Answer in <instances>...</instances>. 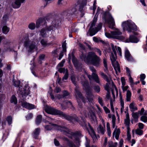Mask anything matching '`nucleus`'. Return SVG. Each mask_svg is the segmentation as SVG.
I'll use <instances>...</instances> for the list:
<instances>
[{
	"mask_svg": "<svg viewBox=\"0 0 147 147\" xmlns=\"http://www.w3.org/2000/svg\"><path fill=\"white\" fill-rule=\"evenodd\" d=\"M26 0H16L12 3V7L15 9L19 8L21 5V4L24 3Z\"/></svg>",
	"mask_w": 147,
	"mask_h": 147,
	"instance_id": "nucleus-13",
	"label": "nucleus"
},
{
	"mask_svg": "<svg viewBox=\"0 0 147 147\" xmlns=\"http://www.w3.org/2000/svg\"><path fill=\"white\" fill-rule=\"evenodd\" d=\"M75 91L76 92V95L77 98H80L82 100L83 102H85L84 100V98L82 97V95L80 92L79 91L78 88H77V87H76V88H75Z\"/></svg>",
	"mask_w": 147,
	"mask_h": 147,
	"instance_id": "nucleus-20",
	"label": "nucleus"
},
{
	"mask_svg": "<svg viewBox=\"0 0 147 147\" xmlns=\"http://www.w3.org/2000/svg\"><path fill=\"white\" fill-rule=\"evenodd\" d=\"M42 119V116L41 115L37 116L36 120V123L37 124H39L41 122Z\"/></svg>",
	"mask_w": 147,
	"mask_h": 147,
	"instance_id": "nucleus-36",
	"label": "nucleus"
},
{
	"mask_svg": "<svg viewBox=\"0 0 147 147\" xmlns=\"http://www.w3.org/2000/svg\"><path fill=\"white\" fill-rule=\"evenodd\" d=\"M103 63L104 67L105 68V71L108 70V67L107 64V59L105 58H104L103 60Z\"/></svg>",
	"mask_w": 147,
	"mask_h": 147,
	"instance_id": "nucleus-38",
	"label": "nucleus"
},
{
	"mask_svg": "<svg viewBox=\"0 0 147 147\" xmlns=\"http://www.w3.org/2000/svg\"><path fill=\"white\" fill-rule=\"evenodd\" d=\"M40 129L39 128L35 129L33 133V136L34 138H36L39 134Z\"/></svg>",
	"mask_w": 147,
	"mask_h": 147,
	"instance_id": "nucleus-29",
	"label": "nucleus"
},
{
	"mask_svg": "<svg viewBox=\"0 0 147 147\" xmlns=\"http://www.w3.org/2000/svg\"><path fill=\"white\" fill-rule=\"evenodd\" d=\"M135 133L138 135L141 136L143 134V131L142 130L137 128L135 130Z\"/></svg>",
	"mask_w": 147,
	"mask_h": 147,
	"instance_id": "nucleus-33",
	"label": "nucleus"
},
{
	"mask_svg": "<svg viewBox=\"0 0 147 147\" xmlns=\"http://www.w3.org/2000/svg\"><path fill=\"white\" fill-rule=\"evenodd\" d=\"M71 80L73 83L75 85H76V82L75 81V77L73 75L71 76Z\"/></svg>",
	"mask_w": 147,
	"mask_h": 147,
	"instance_id": "nucleus-51",
	"label": "nucleus"
},
{
	"mask_svg": "<svg viewBox=\"0 0 147 147\" xmlns=\"http://www.w3.org/2000/svg\"><path fill=\"white\" fill-rule=\"evenodd\" d=\"M42 45L44 47H48L52 44L51 42H47V41L44 39H42L40 41Z\"/></svg>",
	"mask_w": 147,
	"mask_h": 147,
	"instance_id": "nucleus-21",
	"label": "nucleus"
},
{
	"mask_svg": "<svg viewBox=\"0 0 147 147\" xmlns=\"http://www.w3.org/2000/svg\"><path fill=\"white\" fill-rule=\"evenodd\" d=\"M111 45L112 49L113 50V52L114 53L117 54L116 52V50L117 49L116 47V46H114V45L112 43L111 44Z\"/></svg>",
	"mask_w": 147,
	"mask_h": 147,
	"instance_id": "nucleus-48",
	"label": "nucleus"
},
{
	"mask_svg": "<svg viewBox=\"0 0 147 147\" xmlns=\"http://www.w3.org/2000/svg\"><path fill=\"white\" fill-rule=\"evenodd\" d=\"M32 117V114L31 113L28 114L26 117V119L27 120H29L31 119Z\"/></svg>",
	"mask_w": 147,
	"mask_h": 147,
	"instance_id": "nucleus-62",
	"label": "nucleus"
},
{
	"mask_svg": "<svg viewBox=\"0 0 147 147\" xmlns=\"http://www.w3.org/2000/svg\"><path fill=\"white\" fill-rule=\"evenodd\" d=\"M126 119H125V123L127 126H129L130 123L129 115L128 113L126 115Z\"/></svg>",
	"mask_w": 147,
	"mask_h": 147,
	"instance_id": "nucleus-30",
	"label": "nucleus"
},
{
	"mask_svg": "<svg viewBox=\"0 0 147 147\" xmlns=\"http://www.w3.org/2000/svg\"><path fill=\"white\" fill-rule=\"evenodd\" d=\"M11 103H14L15 104H17V100L15 95H13L12 96L11 99Z\"/></svg>",
	"mask_w": 147,
	"mask_h": 147,
	"instance_id": "nucleus-34",
	"label": "nucleus"
},
{
	"mask_svg": "<svg viewBox=\"0 0 147 147\" xmlns=\"http://www.w3.org/2000/svg\"><path fill=\"white\" fill-rule=\"evenodd\" d=\"M125 56L126 59L128 61H133L134 59L131 55L129 51L126 49L125 52Z\"/></svg>",
	"mask_w": 147,
	"mask_h": 147,
	"instance_id": "nucleus-15",
	"label": "nucleus"
},
{
	"mask_svg": "<svg viewBox=\"0 0 147 147\" xmlns=\"http://www.w3.org/2000/svg\"><path fill=\"white\" fill-rule=\"evenodd\" d=\"M80 6V5L79 4L73 5L71 9L70 10H67L64 12L63 15L67 16H69L70 14L74 13L78 9Z\"/></svg>",
	"mask_w": 147,
	"mask_h": 147,
	"instance_id": "nucleus-7",
	"label": "nucleus"
},
{
	"mask_svg": "<svg viewBox=\"0 0 147 147\" xmlns=\"http://www.w3.org/2000/svg\"><path fill=\"white\" fill-rule=\"evenodd\" d=\"M98 101L100 104L102 106H103L104 104L102 98L100 97H98Z\"/></svg>",
	"mask_w": 147,
	"mask_h": 147,
	"instance_id": "nucleus-50",
	"label": "nucleus"
},
{
	"mask_svg": "<svg viewBox=\"0 0 147 147\" xmlns=\"http://www.w3.org/2000/svg\"><path fill=\"white\" fill-rule=\"evenodd\" d=\"M126 72L128 76H131V72L129 69L127 67H126Z\"/></svg>",
	"mask_w": 147,
	"mask_h": 147,
	"instance_id": "nucleus-52",
	"label": "nucleus"
},
{
	"mask_svg": "<svg viewBox=\"0 0 147 147\" xmlns=\"http://www.w3.org/2000/svg\"><path fill=\"white\" fill-rule=\"evenodd\" d=\"M117 142H115L114 144L112 142H110L109 143V147H117Z\"/></svg>",
	"mask_w": 147,
	"mask_h": 147,
	"instance_id": "nucleus-42",
	"label": "nucleus"
},
{
	"mask_svg": "<svg viewBox=\"0 0 147 147\" xmlns=\"http://www.w3.org/2000/svg\"><path fill=\"white\" fill-rule=\"evenodd\" d=\"M61 105L62 108L63 109H65L67 107H70L71 109L73 108L72 103L69 101L64 102Z\"/></svg>",
	"mask_w": 147,
	"mask_h": 147,
	"instance_id": "nucleus-17",
	"label": "nucleus"
},
{
	"mask_svg": "<svg viewBox=\"0 0 147 147\" xmlns=\"http://www.w3.org/2000/svg\"><path fill=\"white\" fill-rule=\"evenodd\" d=\"M69 74H68V71L67 69H66L65 70V74L64 76L63 77V80H66L67 79L68 77Z\"/></svg>",
	"mask_w": 147,
	"mask_h": 147,
	"instance_id": "nucleus-39",
	"label": "nucleus"
},
{
	"mask_svg": "<svg viewBox=\"0 0 147 147\" xmlns=\"http://www.w3.org/2000/svg\"><path fill=\"white\" fill-rule=\"evenodd\" d=\"M102 25V24L100 23L98 24L97 28L95 29H91L92 28H90L89 29L90 35L92 36L95 35L101 29Z\"/></svg>",
	"mask_w": 147,
	"mask_h": 147,
	"instance_id": "nucleus-11",
	"label": "nucleus"
},
{
	"mask_svg": "<svg viewBox=\"0 0 147 147\" xmlns=\"http://www.w3.org/2000/svg\"><path fill=\"white\" fill-rule=\"evenodd\" d=\"M61 90V89L59 87H57L54 90V92L55 93H58L60 92Z\"/></svg>",
	"mask_w": 147,
	"mask_h": 147,
	"instance_id": "nucleus-58",
	"label": "nucleus"
},
{
	"mask_svg": "<svg viewBox=\"0 0 147 147\" xmlns=\"http://www.w3.org/2000/svg\"><path fill=\"white\" fill-rule=\"evenodd\" d=\"M83 86L85 88L86 92V97L89 102H92V100L93 96L92 94L90 89L88 87V84L86 83L83 85Z\"/></svg>",
	"mask_w": 147,
	"mask_h": 147,
	"instance_id": "nucleus-8",
	"label": "nucleus"
},
{
	"mask_svg": "<svg viewBox=\"0 0 147 147\" xmlns=\"http://www.w3.org/2000/svg\"><path fill=\"white\" fill-rule=\"evenodd\" d=\"M107 130L108 131V135L109 136H110L111 134L110 132V124L108 122H107Z\"/></svg>",
	"mask_w": 147,
	"mask_h": 147,
	"instance_id": "nucleus-47",
	"label": "nucleus"
},
{
	"mask_svg": "<svg viewBox=\"0 0 147 147\" xmlns=\"http://www.w3.org/2000/svg\"><path fill=\"white\" fill-rule=\"evenodd\" d=\"M146 78V76L144 74H141L140 76V80H144Z\"/></svg>",
	"mask_w": 147,
	"mask_h": 147,
	"instance_id": "nucleus-61",
	"label": "nucleus"
},
{
	"mask_svg": "<svg viewBox=\"0 0 147 147\" xmlns=\"http://www.w3.org/2000/svg\"><path fill=\"white\" fill-rule=\"evenodd\" d=\"M117 54L113 53H112L111 55L110 56V58L112 62V63L115 71L116 72H120V68L118 62L116 61L117 59Z\"/></svg>",
	"mask_w": 147,
	"mask_h": 147,
	"instance_id": "nucleus-6",
	"label": "nucleus"
},
{
	"mask_svg": "<svg viewBox=\"0 0 147 147\" xmlns=\"http://www.w3.org/2000/svg\"><path fill=\"white\" fill-rule=\"evenodd\" d=\"M28 27L30 30H34L35 28V25L34 23H30L28 25Z\"/></svg>",
	"mask_w": 147,
	"mask_h": 147,
	"instance_id": "nucleus-37",
	"label": "nucleus"
},
{
	"mask_svg": "<svg viewBox=\"0 0 147 147\" xmlns=\"http://www.w3.org/2000/svg\"><path fill=\"white\" fill-rule=\"evenodd\" d=\"M141 120L143 122L146 123L147 121V117L146 115L142 116L140 118Z\"/></svg>",
	"mask_w": 147,
	"mask_h": 147,
	"instance_id": "nucleus-43",
	"label": "nucleus"
},
{
	"mask_svg": "<svg viewBox=\"0 0 147 147\" xmlns=\"http://www.w3.org/2000/svg\"><path fill=\"white\" fill-rule=\"evenodd\" d=\"M86 142L85 144L86 147H90L89 145V143L90 142V141L89 140H87L86 138Z\"/></svg>",
	"mask_w": 147,
	"mask_h": 147,
	"instance_id": "nucleus-64",
	"label": "nucleus"
},
{
	"mask_svg": "<svg viewBox=\"0 0 147 147\" xmlns=\"http://www.w3.org/2000/svg\"><path fill=\"white\" fill-rule=\"evenodd\" d=\"M139 113V114L140 115H146L147 113L146 111H144V108H142L140 111H138V112Z\"/></svg>",
	"mask_w": 147,
	"mask_h": 147,
	"instance_id": "nucleus-35",
	"label": "nucleus"
},
{
	"mask_svg": "<svg viewBox=\"0 0 147 147\" xmlns=\"http://www.w3.org/2000/svg\"><path fill=\"white\" fill-rule=\"evenodd\" d=\"M119 96L120 98V101L121 105V113H122L124 108V102L123 100V99L122 96L121 94H120Z\"/></svg>",
	"mask_w": 147,
	"mask_h": 147,
	"instance_id": "nucleus-25",
	"label": "nucleus"
},
{
	"mask_svg": "<svg viewBox=\"0 0 147 147\" xmlns=\"http://www.w3.org/2000/svg\"><path fill=\"white\" fill-rule=\"evenodd\" d=\"M93 108H92L91 109V110H89V113L85 112H84L83 114L84 116L86 117L88 115L90 117L91 121H92L95 122L96 120V118L95 116V114L92 111Z\"/></svg>",
	"mask_w": 147,
	"mask_h": 147,
	"instance_id": "nucleus-9",
	"label": "nucleus"
},
{
	"mask_svg": "<svg viewBox=\"0 0 147 147\" xmlns=\"http://www.w3.org/2000/svg\"><path fill=\"white\" fill-rule=\"evenodd\" d=\"M132 115L135 121L136 122H137L139 117V113H138V112H132Z\"/></svg>",
	"mask_w": 147,
	"mask_h": 147,
	"instance_id": "nucleus-24",
	"label": "nucleus"
},
{
	"mask_svg": "<svg viewBox=\"0 0 147 147\" xmlns=\"http://www.w3.org/2000/svg\"><path fill=\"white\" fill-rule=\"evenodd\" d=\"M138 129H140L142 130L143 128L144 127V125L142 123H139L138 124Z\"/></svg>",
	"mask_w": 147,
	"mask_h": 147,
	"instance_id": "nucleus-53",
	"label": "nucleus"
},
{
	"mask_svg": "<svg viewBox=\"0 0 147 147\" xmlns=\"http://www.w3.org/2000/svg\"><path fill=\"white\" fill-rule=\"evenodd\" d=\"M12 117L10 116H9L7 117L6 120L9 125L11 124L12 122Z\"/></svg>",
	"mask_w": 147,
	"mask_h": 147,
	"instance_id": "nucleus-41",
	"label": "nucleus"
},
{
	"mask_svg": "<svg viewBox=\"0 0 147 147\" xmlns=\"http://www.w3.org/2000/svg\"><path fill=\"white\" fill-rule=\"evenodd\" d=\"M138 39L135 36H130L129 38V42H131L137 43L138 42Z\"/></svg>",
	"mask_w": 147,
	"mask_h": 147,
	"instance_id": "nucleus-27",
	"label": "nucleus"
},
{
	"mask_svg": "<svg viewBox=\"0 0 147 147\" xmlns=\"http://www.w3.org/2000/svg\"><path fill=\"white\" fill-rule=\"evenodd\" d=\"M65 61V59L62 60L61 62L60 63L57 65V67L58 68H60V67H62L63 66L64 63Z\"/></svg>",
	"mask_w": 147,
	"mask_h": 147,
	"instance_id": "nucleus-44",
	"label": "nucleus"
},
{
	"mask_svg": "<svg viewBox=\"0 0 147 147\" xmlns=\"http://www.w3.org/2000/svg\"><path fill=\"white\" fill-rule=\"evenodd\" d=\"M80 57L81 59L86 63H90L97 67L100 65V59L93 52H89L87 56L82 53Z\"/></svg>",
	"mask_w": 147,
	"mask_h": 147,
	"instance_id": "nucleus-1",
	"label": "nucleus"
},
{
	"mask_svg": "<svg viewBox=\"0 0 147 147\" xmlns=\"http://www.w3.org/2000/svg\"><path fill=\"white\" fill-rule=\"evenodd\" d=\"M97 17H94V18L93 21L92 22L91 24V26L90 28H92L93 26L94 25L96 24V22L97 21Z\"/></svg>",
	"mask_w": 147,
	"mask_h": 147,
	"instance_id": "nucleus-45",
	"label": "nucleus"
},
{
	"mask_svg": "<svg viewBox=\"0 0 147 147\" xmlns=\"http://www.w3.org/2000/svg\"><path fill=\"white\" fill-rule=\"evenodd\" d=\"M29 106H28V109H32L35 108V106L34 105L29 103Z\"/></svg>",
	"mask_w": 147,
	"mask_h": 147,
	"instance_id": "nucleus-55",
	"label": "nucleus"
},
{
	"mask_svg": "<svg viewBox=\"0 0 147 147\" xmlns=\"http://www.w3.org/2000/svg\"><path fill=\"white\" fill-rule=\"evenodd\" d=\"M86 74L90 80L93 79L96 83L98 84L100 83V80L98 76L96 73H92V76L88 75L86 73Z\"/></svg>",
	"mask_w": 147,
	"mask_h": 147,
	"instance_id": "nucleus-12",
	"label": "nucleus"
},
{
	"mask_svg": "<svg viewBox=\"0 0 147 147\" xmlns=\"http://www.w3.org/2000/svg\"><path fill=\"white\" fill-rule=\"evenodd\" d=\"M122 33L118 30L111 32V33L107 32L105 33V35L107 37L109 38H113L120 40H123L124 37L121 35Z\"/></svg>",
	"mask_w": 147,
	"mask_h": 147,
	"instance_id": "nucleus-5",
	"label": "nucleus"
},
{
	"mask_svg": "<svg viewBox=\"0 0 147 147\" xmlns=\"http://www.w3.org/2000/svg\"><path fill=\"white\" fill-rule=\"evenodd\" d=\"M20 83V82L19 81H13V84L16 87H19Z\"/></svg>",
	"mask_w": 147,
	"mask_h": 147,
	"instance_id": "nucleus-46",
	"label": "nucleus"
},
{
	"mask_svg": "<svg viewBox=\"0 0 147 147\" xmlns=\"http://www.w3.org/2000/svg\"><path fill=\"white\" fill-rule=\"evenodd\" d=\"M45 20L44 18H40L37 20L36 22V27L38 28L41 24L45 23Z\"/></svg>",
	"mask_w": 147,
	"mask_h": 147,
	"instance_id": "nucleus-23",
	"label": "nucleus"
},
{
	"mask_svg": "<svg viewBox=\"0 0 147 147\" xmlns=\"http://www.w3.org/2000/svg\"><path fill=\"white\" fill-rule=\"evenodd\" d=\"M58 68V71L60 73H64L65 71V70L64 68Z\"/></svg>",
	"mask_w": 147,
	"mask_h": 147,
	"instance_id": "nucleus-59",
	"label": "nucleus"
},
{
	"mask_svg": "<svg viewBox=\"0 0 147 147\" xmlns=\"http://www.w3.org/2000/svg\"><path fill=\"white\" fill-rule=\"evenodd\" d=\"M122 26L124 30H127L129 32H133L132 30L136 31L137 30V26L131 20L123 22L122 23Z\"/></svg>",
	"mask_w": 147,
	"mask_h": 147,
	"instance_id": "nucleus-4",
	"label": "nucleus"
},
{
	"mask_svg": "<svg viewBox=\"0 0 147 147\" xmlns=\"http://www.w3.org/2000/svg\"><path fill=\"white\" fill-rule=\"evenodd\" d=\"M129 78V80L131 84H133L134 83L133 80L131 76H128Z\"/></svg>",
	"mask_w": 147,
	"mask_h": 147,
	"instance_id": "nucleus-63",
	"label": "nucleus"
},
{
	"mask_svg": "<svg viewBox=\"0 0 147 147\" xmlns=\"http://www.w3.org/2000/svg\"><path fill=\"white\" fill-rule=\"evenodd\" d=\"M120 133V130L119 129H115L113 133V136H115V137L117 140L119 139V134Z\"/></svg>",
	"mask_w": 147,
	"mask_h": 147,
	"instance_id": "nucleus-26",
	"label": "nucleus"
},
{
	"mask_svg": "<svg viewBox=\"0 0 147 147\" xmlns=\"http://www.w3.org/2000/svg\"><path fill=\"white\" fill-rule=\"evenodd\" d=\"M56 24L53 23L51 26H47L46 28L49 32L50 31L52 30V32L54 31L56 29Z\"/></svg>",
	"mask_w": 147,
	"mask_h": 147,
	"instance_id": "nucleus-22",
	"label": "nucleus"
},
{
	"mask_svg": "<svg viewBox=\"0 0 147 147\" xmlns=\"http://www.w3.org/2000/svg\"><path fill=\"white\" fill-rule=\"evenodd\" d=\"M89 126L90 128L88 129V132L92 138L93 141L95 142L97 140V138L93 129L90 125H89Z\"/></svg>",
	"mask_w": 147,
	"mask_h": 147,
	"instance_id": "nucleus-16",
	"label": "nucleus"
},
{
	"mask_svg": "<svg viewBox=\"0 0 147 147\" xmlns=\"http://www.w3.org/2000/svg\"><path fill=\"white\" fill-rule=\"evenodd\" d=\"M26 36V38L25 37L26 40L24 41V45L27 51L28 52H32L34 50H36L38 49L37 45L38 43V41L34 40L30 41L29 39L28 34H27Z\"/></svg>",
	"mask_w": 147,
	"mask_h": 147,
	"instance_id": "nucleus-3",
	"label": "nucleus"
},
{
	"mask_svg": "<svg viewBox=\"0 0 147 147\" xmlns=\"http://www.w3.org/2000/svg\"><path fill=\"white\" fill-rule=\"evenodd\" d=\"M97 131L98 133H100L101 134H103L105 131V128L101 125H99L97 128Z\"/></svg>",
	"mask_w": 147,
	"mask_h": 147,
	"instance_id": "nucleus-28",
	"label": "nucleus"
},
{
	"mask_svg": "<svg viewBox=\"0 0 147 147\" xmlns=\"http://www.w3.org/2000/svg\"><path fill=\"white\" fill-rule=\"evenodd\" d=\"M108 23L110 25V28H113V26L115 25V22L114 19L111 14H109L108 20Z\"/></svg>",
	"mask_w": 147,
	"mask_h": 147,
	"instance_id": "nucleus-18",
	"label": "nucleus"
},
{
	"mask_svg": "<svg viewBox=\"0 0 147 147\" xmlns=\"http://www.w3.org/2000/svg\"><path fill=\"white\" fill-rule=\"evenodd\" d=\"M49 123V125H47L45 127V128L46 130H51L53 129L57 130H61L62 128L61 127L56 124H52L50 123Z\"/></svg>",
	"mask_w": 147,
	"mask_h": 147,
	"instance_id": "nucleus-10",
	"label": "nucleus"
},
{
	"mask_svg": "<svg viewBox=\"0 0 147 147\" xmlns=\"http://www.w3.org/2000/svg\"><path fill=\"white\" fill-rule=\"evenodd\" d=\"M39 35L42 37H47L49 36V33L46 28H43L40 31Z\"/></svg>",
	"mask_w": 147,
	"mask_h": 147,
	"instance_id": "nucleus-14",
	"label": "nucleus"
},
{
	"mask_svg": "<svg viewBox=\"0 0 147 147\" xmlns=\"http://www.w3.org/2000/svg\"><path fill=\"white\" fill-rule=\"evenodd\" d=\"M9 28L6 26H4L2 28L3 32L5 34H7L9 31Z\"/></svg>",
	"mask_w": 147,
	"mask_h": 147,
	"instance_id": "nucleus-32",
	"label": "nucleus"
},
{
	"mask_svg": "<svg viewBox=\"0 0 147 147\" xmlns=\"http://www.w3.org/2000/svg\"><path fill=\"white\" fill-rule=\"evenodd\" d=\"M52 89L51 87H50L49 89V90L48 92V93L49 94L50 96L52 99L54 100V96L53 95L52 93Z\"/></svg>",
	"mask_w": 147,
	"mask_h": 147,
	"instance_id": "nucleus-40",
	"label": "nucleus"
},
{
	"mask_svg": "<svg viewBox=\"0 0 147 147\" xmlns=\"http://www.w3.org/2000/svg\"><path fill=\"white\" fill-rule=\"evenodd\" d=\"M45 110L48 113L52 115H59L68 120L72 121L73 120H74L77 121H78V117L75 115H74L73 117L65 115L60 111L51 107H47L45 108Z\"/></svg>",
	"mask_w": 147,
	"mask_h": 147,
	"instance_id": "nucleus-2",
	"label": "nucleus"
},
{
	"mask_svg": "<svg viewBox=\"0 0 147 147\" xmlns=\"http://www.w3.org/2000/svg\"><path fill=\"white\" fill-rule=\"evenodd\" d=\"M29 103L26 102H22V106L28 109V106H29Z\"/></svg>",
	"mask_w": 147,
	"mask_h": 147,
	"instance_id": "nucleus-49",
	"label": "nucleus"
},
{
	"mask_svg": "<svg viewBox=\"0 0 147 147\" xmlns=\"http://www.w3.org/2000/svg\"><path fill=\"white\" fill-rule=\"evenodd\" d=\"M66 44L65 43H63L62 45V48H63V52H66Z\"/></svg>",
	"mask_w": 147,
	"mask_h": 147,
	"instance_id": "nucleus-57",
	"label": "nucleus"
},
{
	"mask_svg": "<svg viewBox=\"0 0 147 147\" xmlns=\"http://www.w3.org/2000/svg\"><path fill=\"white\" fill-rule=\"evenodd\" d=\"M131 94V92L129 90H127V92L126 99L127 101H130Z\"/></svg>",
	"mask_w": 147,
	"mask_h": 147,
	"instance_id": "nucleus-31",
	"label": "nucleus"
},
{
	"mask_svg": "<svg viewBox=\"0 0 147 147\" xmlns=\"http://www.w3.org/2000/svg\"><path fill=\"white\" fill-rule=\"evenodd\" d=\"M121 81L122 86H125V81L124 78V77H121Z\"/></svg>",
	"mask_w": 147,
	"mask_h": 147,
	"instance_id": "nucleus-54",
	"label": "nucleus"
},
{
	"mask_svg": "<svg viewBox=\"0 0 147 147\" xmlns=\"http://www.w3.org/2000/svg\"><path fill=\"white\" fill-rule=\"evenodd\" d=\"M94 90L97 92H99L100 91V88L98 86H96L94 87Z\"/></svg>",
	"mask_w": 147,
	"mask_h": 147,
	"instance_id": "nucleus-56",
	"label": "nucleus"
},
{
	"mask_svg": "<svg viewBox=\"0 0 147 147\" xmlns=\"http://www.w3.org/2000/svg\"><path fill=\"white\" fill-rule=\"evenodd\" d=\"M105 89L108 92H109V84L108 83H107L106 84L105 86Z\"/></svg>",
	"mask_w": 147,
	"mask_h": 147,
	"instance_id": "nucleus-60",
	"label": "nucleus"
},
{
	"mask_svg": "<svg viewBox=\"0 0 147 147\" xmlns=\"http://www.w3.org/2000/svg\"><path fill=\"white\" fill-rule=\"evenodd\" d=\"M129 107L130 110L132 112H134L138 110L136 104L134 102L129 104Z\"/></svg>",
	"mask_w": 147,
	"mask_h": 147,
	"instance_id": "nucleus-19",
	"label": "nucleus"
}]
</instances>
